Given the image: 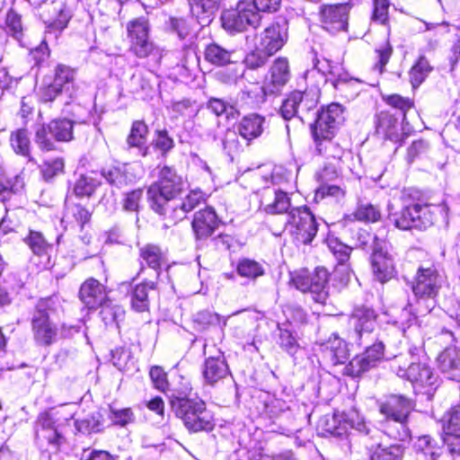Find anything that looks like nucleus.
<instances>
[{"label":"nucleus","instance_id":"obj_1","mask_svg":"<svg viewBox=\"0 0 460 460\" xmlns=\"http://www.w3.org/2000/svg\"><path fill=\"white\" fill-rule=\"evenodd\" d=\"M190 387L181 391H173L170 395L172 411L180 418L190 432L209 431L214 428V419L205 402L198 398H191Z\"/></svg>","mask_w":460,"mask_h":460},{"label":"nucleus","instance_id":"obj_2","mask_svg":"<svg viewBox=\"0 0 460 460\" xmlns=\"http://www.w3.org/2000/svg\"><path fill=\"white\" fill-rule=\"evenodd\" d=\"M415 406L413 400L402 394H390L378 402L379 412L387 420L386 433L389 437L400 441L411 438L408 424Z\"/></svg>","mask_w":460,"mask_h":460},{"label":"nucleus","instance_id":"obj_3","mask_svg":"<svg viewBox=\"0 0 460 460\" xmlns=\"http://www.w3.org/2000/svg\"><path fill=\"white\" fill-rule=\"evenodd\" d=\"M444 283L445 276L435 265L419 267L412 284L417 306L414 313L410 312L414 319L432 311L437 304L436 297Z\"/></svg>","mask_w":460,"mask_h":460},{"label":"nucleus","instance_id":"obj_4","mask_svg":"<svg viewBox=\"0 0 460 460\" xmlns=\"http://www.w3.org/2000/svg\"><path fill=\"white\" fill-rule=\"evenodd\" d=\"M184 181L181 175L170 166H164L158 180L150 185L147 197L151 208L160 216H167L170 202L184 190Z\"/></svg>","mask_w":460,"mask_h":460},{"label":"nucleus","instance_id":"obj_5","mask_svg":"<svg viewBox=\"0 0 460 460\" xmlns=\"http://www.w3.org/2000/svg\"><path fill=\"white\" fill-rule=\"evenodd\" d=\"M55 311V301L51 297L40 299L31 319L34 340L41 346H50L57 341L58 330L50 321V314Z\"/></svg>","mask_w":460,"mask_h":460},{"label":"nucleus","instance_id":"obj_6","mask_svg":"<svg viewBox=\"0 0 460 460\" xmlns=\"http://www.w3.org/2000/svg\"><path fill=\"white\" fill-rule=\"evenodd\" d=\"M329 273L324 268H316L313 272L306 270L296 272L291 277V282L296 289L309 293L312 299L324 305L329 296Z\"/></svg>","mask_w":460,"mask_h":460},{"label":"nucleus","instance_id":"obj_7","mask_svg":"<svg viewBox=\"0 0 460 460\" xmlns=\"http://www.w3.org/2000/svg\"><path fill=\"white\" fill-rule=\"evenodd\" d=\"M285 231L298 243L307 244L316 235L318 227L315 217L309 208L299 207L288 212Z\"/></svg>","mask_w":460,"mask_h":460},{"label":"nucleus","instance_id":"obj_8","mask_svg":"<svg viewBox=\"0 0 460 460\" xmlns=\"http://www.w3.org/2000/svg\"><path fill=\"white\" fill-rule=\"evenodd\" d=\"M404 197L410 199L413 203L415 214V228L426 229L431 226L436 221L437 215L441 214L447 217L448 208L445 202L441 204H432L429 199L420 190L415 189H405Z\"/></svg>","mask_w":460,"mask_h":460},{"label":"nucleus","instance_id":"obj_9","mask_svg":"<svg viewBox=\"0 0 460 460\" xmlns=\"http://www.w3.org/2000/svg\"><path fill=\"white\" fill-rule=\"evenodd\" d=\"M349 337L363 344L369 340V337L376 325V314L367 306H357L349 318Z\"/></svg>","mask_w":460,"mask_h":460},{"label":"nucleus","instance_id":"obj_10","mask_svg":"<svg viewBox=\"0 0 460 460\" xmlns=\"http://www.w3.org/2000/svg\"><path fill=\"white\" fill-rule=\"evenodd\" d=\"M261 16L252 10V3L241 2L236 8L225 11L221 15L223 28L230 33L241 32L248 26L256 27Z\"/></svg>","mask_w":460,"mask_h":460},{"label":"nucleus","instance_id":"obj_11","mask_svg":"<svg viewBox=\"0 0 460 460\" xmlns=\"http://www.w3.org/2000/svg\"><path fill=\"white\" fill-rule=\"evenodd\" d=\"M73 122L69 119H54L47 126L43 125L36 132V143L40 149H55V142L69 141L73 138Z\"/></svg>","mask_w":460,"mask_h":460},{"label":"nucleus","instance_id":"obj_12","mask_svg":"<svg viewBox=\"0 0 460 460\" xmlns=\"http://www.w3.org/2000/svg\"><path fill=\"white\" fill-rule=\"evenodd\" d=\"M385 357L390 358L396 356L393 354L385 355L384 341H379L367 347L362 354L354 357L344 367V374L349 376H358L375 367Z\"/></svg>","mask_w":460,"mask_h":460},{"label":"nucleus","instance_id":"obj_13","mask_svg":"<svg viewBox=\"0 0 460 460\" xmlns=\"http://www.w3.org/2000/svg\"><path fill=\"white\" fill-rule=\"evenodd\" d=\"M131 51L139 58L148 57L154 50L149 39V23L146 17H138L127 25Z\"/></svg>","mask_w":460,"mask_h":460},{"label":"nucleus","instance_id":"obj_14","mask_svg":"<svg viewBox=\"0 0 460 460\" xmlns=\"http://www.w3.org/2000/svg\"><path fill=\"white\" fill-rule=\"evenodd\" d=\"M290 77L288 61L285 58H277L270 67V76L265 82L264 85L253 84L254 90L248 92L251 96L252 93L262 92L265 95L276 94L281 91L283 86L288 82Z\"/></svg>","mask_w":460,"mask_h":460},{"label":"nucleus","instance_id":"obj_15","mask_svg":"<svg viewBox=\"0 0 460 460\" xmlns=\"http://www.w3.org/2000/svg\"><path fill=\"white\" fill-rule=\"evenodd\" d=\"M287 38L288 27L284 21L282 23H273L264 29L257 38L255 45L271 57L283 47Z\"/></svg>","mask_w":460,"mask_h":460},{"label":"nucleus","instance_id":"obj_16","mask_svg":"<svg viewBox=\"0 0 460 460\" xmlns=\"http://www.w3.org/2000/svg\"><path fill=\"white\" fill-rule=\"evenodd\" d=\"M400 377L407 378L416 389L433 388L438 376L426 363H411L407 368L398 367L396 371Z\"/></svg>","mask_w":460,"mask_h":460},{"label":"nucleus","instance_id":"obj_17","mask_svg":"<svg viewBox=\"0 0 460 460\" xmlns=\"http://www.w3.org/2000/svg\"><path fill=\"white\" fill-rule=\"evenodd\" d=\"M349 10V4L322 6L320 16L323 28L332 33L345 31L348 26Z\"/></svg>","mask_w":460,"mask_h":460},{"label":"nucleus","instance_id":"obj_18","mask_svg":"<svg viewBox=\"0 0 460 460\" xmlns=\"http://www.w3.org/2000/svg\"><path fill=\"white\" fill-rule=\"evenodd\" d=\"M370 260L373 274L378 281L385 283L394 276V260L385 246H380L377 243V247L371 253Z\"/></svg>","mask_w":460,"mask_h":460},{"label":"nucleus","instance_id":"obj_19","mask_svg":"<svg viewBox=\"0 0 460 460\" xmlns=\"http://www.w3.org/2000/svg\"><path fill=\"white\" fill-rule=\"evenodd\" d=\"M220 220L211 207H207L194 214L191 223L193 232L198 239H205L212 235L218 227Z\"/></svg>","mask_w":460,"mask_h":460},{"label":"nucleus","instance_id":"obj_20","mask_svg":"<svg viewBox=\"0 0 460 460\" xmlns=\"http://www.w3.org/2000/svg\"><path fill=\"white\" fill-rule=\"evenodd\" d=\"M261 207L268 214H281L290 208V199L285 191L267 188L262 192Z\"/></svg>","mask_w":460,"mask_h":460},{"label":"nucleus","instance_id":"obj_21","mask_svg":"<svg viewBox=\"0 0 460 460\" xmlns=\"http://www.w3.org/2000/svg\"><path fill=\"white\" fill-rule=\"evenodd\" d=\"M229 373V367L221 351H218L217 356L206 358L203 365L202 374L207 384L213 385L218 381L226 378Z\"/></svg>","mask_w":460,"mask_h":460},{"label":"nucleus","instance_id":"obj_22","mask_svg":"<svg viewBox=\"0 0 460 460\" xmlns=\"http://www.w3.org/2000/svg\"><path fill=\"white\" fill-rule=\"evenodd\" d=\"M24 243L28 245L31 252L40 258V269H48L50 266V252L52 245L40 231L30 230L24 238Z\"/></svg>","mask_w":460,"mask_h":460},{"label":"nucleus","instance_id":"obj_23","mask_svg":"<svg viewBox=\"0 0 460 460\" xmlns=\"http://www.w3.org/2000/svg\"><path fill=\"white\" fill-rule=\"evenodd\" d=\"M204 200V195L200 190L190 191L179 205L169 208L167 216H164V219L168 220L165 226L174 225L182 220L188 212L193 210Z\"/></svg>","mask_w":460,"mask_h":460},{"label":"nucleus","instance_id":"obj_24","mask_svg":"<svg viewBox=\"0 0 460 460\" xmlns=\"http://www.w3.org/2000/svg\"><path fill=\"white\" fill-rule=\"evenodd\" d=\"M75 78L76 71L75 69L62 64L57 66L53 82L65 93L66 100H62L65 104L69 103L76 94Z\"/></svg>","mask_w":460,"mask_h":460},{"label":"nucleus","instance_id":"obj_25","mask_svg":"<svg viewBox=\"0 0 460 460\" xmlns=\"http://www.w3.org/2000/svg\"><path fill=\"white\" fill-rule=\"evenodd\" d=\"M79 296L88 308L95 309L103 305L107 293L103 285L94 279H90L81 286Z\"/></svg>","mask_w":460,"mask_h":460},{"label":"nucleus","instance_id":"obj_26","mask_svg":"<svg viewBox=\"0 0 460 460\" xmlns=\"http://www.w3.org/2000/svg\"><path fill=\"white\" fill-rule=\"evenodd\" d=\"M438 367L450 380H460V349L456 347L445 349L438 357Z\"/></svg>","mask_w":460,"mask_h":460},{"label":"nucleus","instance_id":"obj_27","mask_svg":"<svg viewBox=\"0 0 460 460\" xmlns=\"http://www.w3.org/2000/svg\"><path fill=\"white\" fill-rule=\"evenodd\" d=\"M305 93L296 91L284 100L280 107V114L284 119L289 120L298 114L299 110L309 111L314 106L315 102L314 100H305Z\"/></svg>","mask_w":460,"mask_h":460},{"label":"nucleus","instance_id":"obj_28","mask_svg":"<svg viewBox=\"0 0 460 460\" xmlns=\"http://www.w3.org/2000/svg\"><path fill=\"white\" fill-rule=\"evenodd\" d=\"M36 436L57 447L64 440L58 429L55 419L49 412H43L39 416L36 424Z\"/></svg>","mask_w":460,"mask_h":460},{"label":"nucleus","instance_id":"obj_29","mask_svg":"<svg viewBox=\"0 0 460 460\" xmlns=\"http://www.w3.org/2000/svg\"><path fill=\"white\" fill-rule=\"evenodd\" d=\"M190 12L201 26L208 25L215 17L220 0H188Z\"/></svg>","mask_w":460,"mask_h":460},{"label":"nucleus","instance_id":"obj_30","mask_svg":"<svg viewBox=\"0 0 460 460\" xmlns=\"http://www.w3.org/2000/svg\"><path fill=\"white\" fill-rule=\"evenodd\" d=\"M401 199L403 207L400 212L390 213L388 219L394 226L400 230H410L415 228V214L413 203L410 199L404 197V190L402 192Z\"/></svg>","mask_w":460,"mask_h":460},{"label":"nucleus","instance_id":"obj_31","mask_svg":"<svg viewBox=\"0 0 460 460\" xmlns=\"http://www.w3.org/2000/svg\"><path fill=\"white\" fill-rule=\"evenodd\" d=\"M264 124V117L256 113L249 114L240 120L237 131L243 138L251 141L262 134Z\"/></svg>","mask_w":460,"mask_h":460},{"label":"nucleus","instance_id":"obj_32","mask_svg":"<svg viewBox=\"0 0 460 460\" xmlns=\"http://www.w3.org/2000/svg\"><path fill=\"white\" fill-rule=\"evenodd\" d=\"M102 176L112 187L122 189L133 181L128 164L110 165L102 169Z\"/></svg>","mask_w":460,"mask_h":460},{"label":"nucleus","instance_id":"obj_33","mask_svg":"<svg viewBox=\"0 0 460 460\" xmlns=\"http://www.w3.org/2000/svg\"><path fill=\"white\" fill-rule=\"evenodd\" d=\"M322 347L325 357L329 358L333 365L343 364L349 358L347 343L336 334L331 336Z\"/></svg>","mask_w":460,"mask_h":460},{"label":"nucleus","instance_id":"obj_34","mask_svg":"<svg viewBox=\"0 0 460 460\" xmlns=\"http://www.w3.org/2000/svg\"><path fill=\"white\" fill-rule=\"evenodd\" d=\"M156 288V284L153 281H144L137 285L131 292V307L137 313L148 311L150 301L149 292Z\"/></svg>","mask_w":460,"mask_h":460},{"label":"nucleus","instance_id":"obj_35","mask_svg":"<svg viewBox=\"0 0 460 460\" xmlns=\"http://www.w3.org/2000/svg\"><path fill=\"white\" fill-rule=\"evenodd\" d=\"M370 460H402L404 447L400 444L388 446L380 443L367 447Z\"/></svg>","mask_w":460,"mask_h":460},{"label":"nucleus","instance_id":"obj_36","mask_svg":"<svg viewBox=\"0 0 460 460\" xmlns=\"http://www.w3.org/2000/svg\"><path fill=\"white\" fill-rule=\"evenodd\" d=\"M148 128L142 120H136L133 122L130 133L127 138L128 147H136L141 156H146L148 154V147L146 146V136Z\"/></svg>","mask_w":460,"mask_h":460},{"label":"nucleus","instance_id":"obj_37","mask_svg":"<svg viewBox=\"0 0 460 460\" xmlns=\"http://www.w3.org/2000/svg\"><path fill=\"white\" fill-rule=\"evenodd\" d=\"M401 127L394 117L388 113H381L378 116L376 124L377 134L383 136L385 139L393 142H398L401 139Z\"/></svg>","mask_w":460,"mask_h":460},{"label":"nucleus","instance_id":"obj_38","mask_svg":"<svg viewBox=\"0 0 460 460\" xmlns=\"http://www.w3.org/2000/svg\"><path fill=\"white\" fill-rule=\"evenodd\" d=\"M341 125L334 124L333 118L325 110H323L318 114L313 128L314 138L333 137L336 129Z\"/></svg>","mask_w":460,"mask_h":460},{"label":"nucleus","instance_id":"obj_39","mask_svg":"<svg viewBox=\"0 0 460 460\" xmlns=\"http://www.w3.org/2000/svg\"><path fill=\"white\" fill-rule=\"evenodd\" d=\"M234 55V50L226 49L217 43L208 45L205 49V59L217 66L233 63Z\"/></svg>","mask_w":460,"mask_h":460},{"label":"nucleus","instance_id":"obj_40","mask_svg":"<svg viewBox=\"0 0 460 460\" xmlns=\"http://www.w3.org/2000/svg\"><path fill=\"white\" fill-rule=\"evenodd\" d=\"M415 447L426 460H438L442 454L439 442L429 435L420 437L415 443Z\"/></svg>","mask_w":460,"mask_h":460},{"label":"nucleus","instance_id":"obj_41","mask_svg":"<svg viewBox=\"0 0 460 460\" xmlns=\"http://www.w3.org/2000/svg\"><path fill=\"white\" fill-rule=\"evenodd\" d=\"M327 75H334L330 60L315 58L314 67L305 72V79L309 82L314 77H317L315 87L318 88L320 84H324L329 81L330 78L327 77Z\"/></svg>","mask_w":460,"mask_h":460},{"label":"nucleus","instance_id":"obj_42","mask_svg":"<svg viewBox=\"0 0 460 460\" xmlns=\"http://www.w3.org/2000/svg\"><path fill=\"white\" fill-rule=\"evenodd\" d=\"M74 425L82 434L97 433L103 429L102 416L99 411H94L82 419H76Z\"/></svg>","mask_w":460,"mask_h":460},{"label":"nucleus","instance_id":"obj_43","mask_svg":"<svg viewBox=\"0 0 460 460\" xmlns=\"http://www.w3.org/2000/svg\"><path fill=\"white\" fill-rule=\"evenodd\" d=\"M314 142L319 155L327 159H333L336 163L341 159L343 149L338 143L332 141V137L314 138Z\"/></svg>","mask_w":460,"mask_h":460},{"label":"nucleus","instance_id":"obj_44","mask_svg":"<svg viewBox=\"0 0 460 460\" xmlns=\"http://www.w3.org/2000/svg\"><path fill=\"white\" fill-rule=\"evenodd\" d=\"M349 220H358L367 223L377 222L381 218L380 210L369 203L358 204L356 210L347 216Z\"/></svg>","mask_w":460,"mask_h":460},{"label":"nucleus","instance_id":"obj_45","mask_svg":"<svg viewBox=\"0 0 460 460\" xmlns=\"http://www.w3.org/2000/svg\"><path fill=\"white\" fill-rule=\"evenodd\" d=\"M432 66L425 57H420L409 72L410 82L413 88L419 87L431 72Z\"/></svg>","mask_w":460,"mask_h":460},{"label":"nucleus","instance_id":"obj_46","mask_svg":"<svg viewBox=\"0 0 460 460\" xmlns=\"http://www.w3.org/2000/svg\"><path fill=\"white\" fill-rule=\"evenodd\" d=\"M140 256L150 268L155 270L166 263L165 254L156 245L147 244L144 246L140 250Z\"/></svg>","mask_w":460,"mask_h":460},{"label":"nucleus","instance_id":"obj_47","mask_svg":"<svg viewBox=\"0 0 460 460\" xmlns=\"http://www.w3.org/2000/svg\"><path fill=\"white\" fill-rule=\"evenodd\" d=\"M289 327V323L279 325V344L286 352L293 356L297 352L300 346Z\"/></svg>","mask_w":460,"mask_h":460},{"label":"nucleus","instance_id":"obj_48","mask_svg":"<svg viewBox=\"0 0 460 460\" xmlns=\"http://www.w3.org/2000/svg\"><path fill=\"white\" fill-rule=\"evenodd\" d=\"M236 271L239 276L249 279H256L264 274V269L261 264L247 258L238 261Z\"/></svg>","mask_w":460,"mask_h":460},{"label":"nucleus","instance_id":"obj_49","mask_svg":"<svg viewBox=\"0 0 460 460\" xmlns=\"http://www.w3.org/2000/svg\"><path fill=\"white\" fill-rule=\"evenodd\" d=\"M10 145L13 151L21 155L27 156L30 154L29 133L24 128L14 130L10 135Z\"/></svg>","mask_w":460,"mask_h":460},{"label":"nucleus","instance_id":"obj_50","mask_svg":"<svg viewBox=\"0 0 460 460\" xmlns=\"http://www.w3.org/2000/svg\"><path fill=\"white\" fill-rule=\"evenodd\" d=\"M100 185V181L92 176L81 175L75 181L74 192L78 197H90Z\"/></svg>","mask_w":460,"mask_h":460},{"label":"nucleus","instance_id":"obj_51","mask_svg":"<svg viewBox=\"0 0 460 460\" xmlns=\"http://www.w3.org/2000/svg\"><path fill=\"white\" fill-rule=\"evenodd\" d=\"M342 416L337 413L332 416H325L321 420L322 425L324 427V430L336 437H340L346 432L347 427L346 422L341 423Z\"/></svg>","mask_w":460,"mask_h":460},{"label":"nucleus","instance_id":"obj_52","mask_svg":"<svg viewBox=\"0 0 460 460\" xmlns=\"http://www.w3.org/2000/svg\"><path fill=\"white\" fill-rule=\"evenodd\" d=\"M64 160L60 157L45 160L40 165V172L45 181H49L63 172Z\"/></svg>","mask_w":460,"mask_h":460},{"label":"nucleus","instance_id":"obj_53","mask_svg":"<svg viewBox=\"0 0 460 460\" xmlns=\"http://www.w3.org/2000/svg\"><path fill=\"white\" fill-rule=\"evenodd\" d=\"M270 57L255 45L254 49L246 55L243 62L247 68L255 70L265 66Z\"/></svg>","mask_w":460,"mask_h":460},{"label":"nucleus","instance_id":"obj_54","mask_svg":"<svg viewBox=\"0 0 460 460\" xmlns=\"http://www.w3.org/2000/svg\"><path fill=\"white\" fill-rule=\"evenodd\" d=\"M194 323L199 326V330H205L209 326L220 325V316L208 310H203L194 315Z\"/></svg>","mask_w":460,"mask_h":460},{"label":"nucleus","instance_id":"obj_55","mask_svg":"<svg viewBox=\"0 0 460 460\" xmlns=\"http://www.w3.org/2000/svg\"><path fill=\"white\" fill-rule=\"evenodd\" d=\"M149 376L156 390L165 393L169 389L167 374L161 367H152L149 370Z\"/></svg>","mask_w":460,"mask_h":460},{"label":"nucleus","instance_id":"obj_56","mask_svg":"<svg viewBox=\"0 0 460 460\" xmlns=\"http://www.w3.org/2000/svg\"><path fill=\"white\" fill-rule=\"evenodd\" d=\"M6 30L16 40H20L22 36V23L21 16L13 10H10L6 15Z\"/></svg>","mask_w":460,"mask_h":460},{"label":"nucleus","instance_id":"obj_57","mask_svg":"<svg viewBox=\"0 0 460 460\" xmlns=\"http://www.w3.org/2000/svg\"><path fill=\"white\" fill-rule=\"evenodd\" d=\"M358 246L362 249H371L372 252L377 247V243L380 244V246H386L385 240L368 233L366 230H362L358 233Z\"/></svg>","mask_w":460,"mask_h":460},{"label":"nucleus","instance_id":"obj_58","mask_svg":"<svg viewBox=\"0 0 460 460\" xmlns=\"http://www.w3.org/2000/svg\"><path fill=\"white\" fill-rule=\"evenodd\" d=\"M142 198L143 190L140 189L126 193L122 199L123 209L127 212H137Z\"/></svg>","mask_w":460,"mask_h":460},{"label":"nucleus","instance_id":"obj_59","mask_svg":"<svg viewBox=\"0 0 460 460\" xmlns=\"http://www.w3.org/2000/svg\"><path fill=\"white\" fill-rule=\"evenodd\" d=\"M389 6V0H373L372 20L383 25L386 24Z\"/></svg>","mask_w":460,"mask_h":460},{"label":"nucleus","instance_id":"obj_60","mask_svg":"<svg viewBox=\"0 0 460 460\" xmlns=\"http://www.w3.org/2000/svg\"><path fill=\"white\" fill-rule=\"evenodd\" d=\"M376 53L378 60L374 68L381 74L384 72L385 66L392 56L393 47L390 42L386 40L376 49Z\"/></svg>","mask_w":460,"mask_h":460},{"label":"nucleus","instance_id":"obj_61","mask_svg":"<svg viewBox=\"0 0 460 460\" xmlns=\"http://www.w3.org/2000/svg\"><path fill=\"white\" fill-rule=\"evenodd\" d=\"M328 246L340 264H344L349 261L352 250L351 247L338 240H330Z\"/></svg>","mask_w":460,"mask_h":460},{"label":"nucleus","instance_id":"obj_62","mask_svg":"<svg viewBox=\"0 0 460 460\" xmlns=\"http://www.w3.org/2000/svg\"><path fill=\"white\" fill-rule=\"evenodd\" d=\"M110 419L111 421L119 426H126L128 423L133 422L134 420V414L131 409L125 408V409H114L111 408V414Z\"/></svg>","mask_w":460,"mask_h":460},{"label":"nucleus","instance_id":"obj_63","mask_svg":"<svg viewBox=\"0 0 460 460\" xmlns=\"http://www.w3.org/2000/svg\"><path fill=\"white\" fill-rule=\"evenodd\" d=\"M154 142L155 147L159 149L163 155L168 153L174 146V141L172 137L169 136L167 130H158Z\"/></svg>","mask_w":460,"mask_h":460},{"label":"nucleus","instance_id":"obj_64","mask_svg":"<svg viewBox=\"0 0 460 460\" xmlns=\"http://www.w3.org/2000/svg\"><path fill=\"white\" fill-rule=\"evenodd\" d=\"M458 432H452L447 430L443 438V443L446 446L448 453L454 456H460V435Z\"/></svg>","mask_w":460,"mask_h":460}]
</instances>
